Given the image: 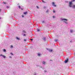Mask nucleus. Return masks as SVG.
<instances>
[{
	"label": "nucleus",
	"instance_id": "16",
	"mask_svg": "<svg viewBox=\"0 0 75 75\" xmlns=\"http://www.w3.org/2000/svg\"><path fill=\"white\" fill-rule=\"evenodd\" d=\"M46 13H49V11H48V10H47Z\"/></svg>",
	"mask_w": 75,
	"mask_h": 75
},
{
	"label": "nucleus",
	"instance_id": "17",
	"mask_svg": "<svg viewBox=\"0 0 75 75\" xmlns=\"http://www.w3.org/2000/svg\"><path fill=\"white\" fill-rule=\"evenodd\" d=\"M23 13L24 14H27V12H24Z\"/></svg>",
	"mask_w": 75,
	"mask_h": 75
},
{
	"label": "nucleus",
	"instance_id": "23",
	"mask_svg": "<svg viewBox=\"0 0 75 75\" xmlns=\"http://www.w3.org/2000/svg\"><path fill=\"white\" fill-rule=\"evenodd\" d=\"M43 8H46V7L45 6H44L43 7Z\"/></svg>",
	"mask_w": 75,
	"mask_h": 75
},
{
	"label": "nucleus",
	"instance_id": "38",
	"mask_svg": "<svg viewBox=\"0 0 75 75\" xmlns=\"http://www.w3.org/2000/svg\"><path fill=\"white\" fill-rule=\"evenodd\" d=\"M21 9V10H23V9Z\"/></svg>",
	"mask_w": 75,
	"mask_h": 75
},
{
	"label": "nucleus",
	"instance_id": "24",
	"mask_svg": "<svg viewBox=\"0 0 75 75\" xmlns=\"http://www.w3.org/2000/svg\"><path fill=\"white\" fill-rule=\"evenodd\" d=\"M18 7H19V8H21V7H20V6H18Z\"/></svg>",
	"mask_w": 75,
	"mask_h": 75
},
{
	"label": "nucleus",
	"instance_id": "18",
	"mask_svg": "<svg viewBox=\"0 0 75 75\" xmlns=\"http://www.w3.org/2000/svg\"><path fill=\"white\" fill-rule=\"evenodd\" d=\"M70 33H72L73 32V30H70Z\"/></svg>",
	"mask_w": 75,
	"mask_h": 75
},
{
	"label": "nucleus",
	"instance_id": "1",
	"mask_svg": "<svg viewBox=\"0 0 75 75\" xmlns=\"http://www.w3.org/2000/svg\"><path fill=\"white\" fill-rule=\"evenodd\" d=\"M61 20L63 23H64L66 24H67L68 23L67 21H68V19L65 18H61Z\"/></svg>",
	"mask_w": 75,
	"mask_h": 75
},
{
	"label": "nucleus",
	"instance_id": "2",
	"mask_svg": "<svg viewBox=\"0 0 75 75\" xmlns=\"http://www.w3.org/2000/svg\"><path fill=\"white\" fill-rule=\"evenodd\" d=\"M75 0H73L69 2V7H72V2L75 1Z\"/></svg>",
	"mask_w": 75,
	"mask_h": 75
},
{
	"label": "nucleus",
	"instance_id": "14",
	"mask_svg": "<svg viewBox=\"0 0 75 75\" xmlns=\"http://www.w3.org/2000/svg\"><path fill=\"white\" fill-rule=\"evenodd\" d=\"M11 48H13V46L12 45H11L10 46Z\"/></svg>",
	"mask_w": 75,
	"mask_h": 75
},
{
	"label": "nucleus",
	"instance_id": "22",
	"mask_svg": "<svg viewBox=\"0 0 75 75\" xmlns=\"http://www.w3.org/2000/svg\"><path fill=\"white\" fill-rule=\"evenodd\" d=\"M6 8H9V7L8 6H6Z\"/></svg>",
	"mask_w": 75,
	"mask_h": 75
},
{
	"label": "nucleus",
	"instance_id": "37",
	"mask_svg": "<svg viewBox=\"0 0 75 75\" xmlns=\"http://www.w3.org/2000/svg\"><path fill=\"white\" fill-rule=\"evenodd\" d=\"M34 75H36V74H34Z\"/></svg>",
	"mask_w": 75,
	"mask_h": 75
},
{
	"label": "nucleus",
	"instance_id": "36",
	"mask_svg": "<svg viewBox=\"0 0 75 75\" xmlns=\"http://www.w3.org/2000/svg\"><path fill=\"white\" fill-rule=\"evenodd\" d=\"M22 17H24V16H22Z\"/></svg>",
	"mask_w": 75,
	"mask_h": 75
},
{
	"label": "nucleus",
	"instance_id": "39",
	"mask_svg": "<svg viewBox=\"0 0 75 75\" xmlns=\"http://www.w3.org/2000/svg\"><path fill=\"white\" fill-rule=\"evenodd\" d=\"M1 19V18H0V20Z\"/></svg>",
	"mask_w": 75,
	"mask_h": 75
},
{
	"label": "nucleus",
	"instance_id": "5",
	"mask_svg": "<svg viewBox=\"0 0 75 75\" xmlns=\"http://www.w3.org/2000/svg\"><path fill=\"white\" fill-rule=\"evenodd\" d=\"M52 6L54 7H56V5H55V3L54 2H52Z\"/></svg>",
	"mask_w": 75,
	"mask_h": 75
},
{
	"label": "nucleus",
	"instance_id": "27",
	"mask_svg": "<svg viewBox=\"0 0 75 75\" xmlns=\"http://www.w3.org/2000/svg\"><path fill=\"white\" fill-rule=\"evenodd\" d=\"M3 3H4V4H6V2H3Z\"/></svg>",
	"mask_w": 75,
	"mask_h": 75
},
{
	"label": "nucleus",
	"instance_id": "32",
	"mask_svg": "<svg viewBox=\"0 0 75 75\" xmlns=\"http://www.w3.org/2000/svg\"><path fill=\"white\" fill-rule=\"evenodd\" d=\"M53 18H55V16H53Z\"/></svg>",
	"mask_w": 75,
	"mask_h": 75
},
{
	"label": "nucleus",
	"instance_id": "12",
	"mask_svg": "<svg viewBox=\"0 0 75 75\" xmlns=\"http://www.w3.org/2000/svg\"><path fill=\"white\" fill-rule=\"evenodd\" d=\"M37 67H40V68H42V69H44V68H42V67L41 66H39V65H37Z\"/></svg>",
	"mask_w": 75,
	"mask_h": 75
},
{
	"label": "nucleus",
	"instance_id": "25",
	"mask_svg": "<svg viewBox=\"0 0 75 75\" xmlns=\"http://www.w3.org/2000/svg\"><path fill=\"white\" fill-rule=\"evenodd\" d=\"M9 58H12V57H11V56H9Z\"/></svg>",
	"mask_w": 75,
	"mask_h": 75
},
{
	"label": "nucleus",
	"instance_id": "31",
	"mask_svg": "<svg viewBox=\"0 0 75 75\" xmlns=\"http://www.w3.org/2000/svg\"><path fill=\"white\" fill-rule=\"evenodd\" d=\"M33 39H30V40H31V41H33Z\"/></svg>",
	"mask_w": 75,
	"mask_h": 75
},
{
	"label": "nucleus",
	"instance_id": "20",
	"mask_svg": "<svg viewBox=\"0 0 75 75\" xmlns=\"http://www.w3.org/2000/svg\"><path fill=\"white\" fill-rule=\"evenodd\" d=\"M42 2H43V3H46V2H44L43 1H42Z\"/></svg>",
	"mask_w": 75,
	"mask_h": 75
},
{
	"label": "nucleus",
	"instance_id": "15",
	"mask_svg": "<svg viewBox=\"0 0 75 75\" xmlns=\"http://www.w3.org/2000/svg\"><path fill=\"white\" fill-rule=\"evenodd\" d=\"M3 51L4 52H6V50L4 49L3 50Z\"/></svg>",
	"mask_w": 75,
	"mask_h": 75
},
{
	"label": "nucleus",
	"instance_id": "35",
	"mask_svg": "<svg viewBox=\"0 0 75 75\" xmlns=\"http://www.w3.org/2000/svg\"><path fill=\"white\" fill-rule=\"evenodd\" d=\"M1 9H0V12H1Z\"/></svg>",
	"mask_w": 75,
	"mask_h": 75
},
{
	"label": "nucleus",
	"instance_id": "3",
	"mask_svg": "<svg viewBox=\"0 0 75 75\" xmlns=\"http://www.w3.org/2000/svg\"><path fill=\"white\" fill-rule=\"evenodd\" d=\"M0 57H1V58H6V56L3 54H1L0 55Z\"/></svg>",
	"mask_w": 75,
	"mask_h": 75
},
{
	"label": "nucleus",
	"instance_id": "4",
	"mask_svg": "<svg viewBox=\"0 0 75 75\" xmlns=\"http://www.w3.org/2000/svg\"><path fill=\"white\" fill-rule=\"evenodd\" d=\"M72 7V8H73V9H75V5H73L72 6V4L71 5V7Z\"/></svg>",
	"mask_w": 75,
	"mask_h": 75
},
{
	"label": "nucleus",
	"instance_id": "21",
	"mask_svg": "<svg viewBox=\"0 0 75 75\" xmlns=\"http://www.w3.org/2000/svg\"><path fill=\"white\" fill-rule=\"evenodd\" d=\"M23 32H24V33H26V32H25V30H23Z\"/></svg>",
	"mask_w": 75,
	"mask_h": 75
},
{
	"label": "nucleus",
	"instance_id": "13",
	"mask_svg": "<svg viewBox=\"0 0 75 75\" xmlns=\"http://www.w3.org/2000/svg\"><path fill=\"white\" fill-rule=\"evenodd\" d=\"M58 41V39H54L55 42H57Z\"/></svg>",
	"mask_w": 75,
	"mask_h": 75
},
{
	"label": "nucleus",
	"instance_id": "11",
	"mask_svg": "<svg viewBox=\"0 0 75 75\" xmlns=\"http://www.w3.org/2000/svg\"><path fill=\"white\" fill-rule=\"evenodd\" d=\"M16 39H17V40H20V39L17 37H16Z\"/></svg>",
	"mask_w": 75,
	"mask_h": 75
},
{
	"label": "nucleus",
	"instance_id": "9",
	"mask_svg": "<svg viewBox=\"0 0 75 75\" xmlns=\"http://www.w3.org/2000/svg\"><path fill=\"white\" fill-rule=\"evenodd\" d=\"M48 50L49 52H52V50H51V49H49Z\"/></svg>",
	"mask_w": 75,
	"mask_h": 75
},
{
	"label": "nucleus",
	"instance_id": "34",
	"mask_svg": "<svg viewBox=\"0 0 75 75\" xmlns=\"http://www.w3.org/2000/svg\"><path fill=\"white\" fill-rule=\"evenodd\" d=\"M23 36H25V35L23 34Z\"/></svg>",
	"mask_w": 75,
	"mask_h": 75
},
{
	"label": "nucleus",
	"instance_id": "6",
	"mask_svg": "<svg viewBox=\"0 0 75 75\" xmlns=\"http://www.w3.org/2000/svg\"><path fill=\"white\" fill-rule=\"evenodd\" d=\"M68 59L67 58L66 60H65L64 62L65 63H67L68 62Z\"/></svg>",
	"mask_w": 75,
	"mask_h": 75
},
{
	"label": "nucleus",
	"instance_id": "33",
	"mask_svg": "<svg viewBox=\"0 0 75 75\" xmlns=\"http://www.w3.org/2000/svg\"><path fill=\"white\" fill-rule=\"evenodd\" d=\"M24 41H26V40L24 39Z\"/></svg>",
	"mask_w": 75,
	"mask_h": 75
},
{
	"label": "nucleus",
	"instance_id": "8",
	"mask_svg": "<svg viewBox=\"0 0 75 75\" xmlns=\"http://www.w3.org/2000/svg\"><path fill=\"white\" fill-rule=\"evenodd\" d=\"M41 55V53H38V57H40Z\"/></svg>",
	"mask_w": 75,
	"mask_h": 75
},
{
	"label": "nucleus",
	"instance_id": "26",
	"mask_svg": "<svg viewBox=\"0 0 75 75\" xmlns=\"http://www.w3.org/2000/svg\"><path fill=\"white\" fill-rule=\"evenodd\" d=\"M53 13H55V10H53Z\"/></svg>",
	"mask_w": 75,
	"mask_h": 75
},
{
	"label": "nucleus",
	"instance_id": "10",
	"mask_svg": "<svg viewBox=\"0 0 75 75\" xmlns=\"http://www.w3.org/2000/svg\"><path fill=\"white\" fill-rule=\"evenodd\" d=\"M45 38H46L45 37H44L42 39V40H44V41H45L46 40Z\"/></svg>",
	"mask_w": 75,
	"mask_h": 75
},
{
	"label": "nucleus",
	"instance_id": "28",
	"mask_svg": "<svg viewBox=\"0 0 75 75\" xmlns=\"http://www.w3.org/2000/svg\"><path fill=\"white\" fill-rule=\"evenodd\" d=\"M11 55H13V53H11Z\"/></svg>",
	"mask_w": 75,
	"mask_h": 75
},
{
	"label": "nucleus",
	"instance_id": "19",
	"mask_svg": "<svg viewBox=\"0 0 75 75\" xmlns=\"http://www.w3.org/2000/svg\"><path fill=\"white\" fill-rule=\"evenodd\" d=\"M40 30H39V29H38L37 30V31H38V32H39V31H40Z\"/></svg>",
	"mask_w": 75,
	"mask_h": 75
},
{
	"label": "nucleus",
	"instance_id": "7",
	"mask_svg": "<svg viewBox=\"0 0 75 75\" xmlns=\"http://www.w3.org/2000/svg\"><path fill=\"white\" fill-rule=\"evenodd\" d=\"M42 64H43L44 65H45V64H47V63L46 62H45L44 61H43L42 62Z\"/></svg>",
	"mask_w": 75,
	"mask_h": 75
},
{
	"label": "nucleus",
	"instance_id": "30",
	"mask_svg": "<svg viewBox=\"0 0 75 75\" xmlns=\"http://www.w3.org/2000/svg\"><path fill=\"white\" fill-rule=\"evenodd\" d=\"M42 23H44V21H42Z\"/></svg>",
	"mask_w": 75,
	"mask_h": 75
},
{
	"label": "nucleus",
	"instance_id": "29",
	"mask_svg": "<svg viewBox=\"0 0 75 75\" xmlns=\"http://www.w3.org/2000/svg\"><path fill=\"white\" fill-rule=\"evenodd\" d=\"M37 8H39V7H38V6H37Z\"/></svg>",
	"mask_w": 75,
	"mask_h": 75
}]
</instances>
